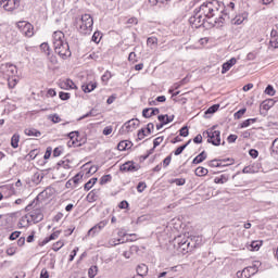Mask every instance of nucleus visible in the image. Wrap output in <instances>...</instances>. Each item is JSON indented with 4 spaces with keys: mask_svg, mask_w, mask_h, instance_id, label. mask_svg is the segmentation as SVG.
<instances>
[{
    "mask_svg": "<svg viewBox=\"0 0 278 278\" xmlns=\"http://www.w3.org/2000/svg\"><path fill=\"white\" fill-rule=\"evenodd\" d=\"M215 16H218V2L216 0L206 1L194 10V15L189 18V23L194 27H201L205 23H208V27H223L227 14Z\"/></svg>",
    "mask_w": 278,
    "mask_h": 278,
    "instance_id": "f257e3e1",
    "label": "nucleus"
},
{
    "mask_svg": "<svg viewBox=\"0 0 278 278\" xmlns=\"http://www.w3.org/2000/svg\"><path fill=\"white\" fill-rule=\"evenodd\" d=\"M75 25L77 31L83 36H88L92 34V25H94V20L91 14H84L75 20Z\"/></svg>",
    "mask_w": 278,
    "mask_h": 278,
    "instance_id": "f03ea898",
    "label": "nucleus"
},
{
    "mask_svg": "<svg viewBox=\"0 0 278 278\" xmlns=\"http://www.w3.org/2000/svg\"><path fill=\"white\" fill-rule=\"evenodd\" d=\"M197 242H199V237H194L193 239H186V237H177L175 239L174 247H176L178 253H190L193 249H197Z\"/></svg>",
    "mask_w": 278,
    "mask_h": 278,
    "instance_id": "7ed1b4c3",
    "label": "nucleus"
},
{
    "mask_svg": "<svg viewBox=\"0 0 278 278\" xmlns=\"http://www.w3.org/2000/svg\"><path fill=\"white\" fill-rule=\"evenodd\" d=\"M25 211L30 212L28 216L31 223H35V224L40 223L45 218V215L42 214V210H40V205H38V200H34L30 204H28L25 207Z\"/></svg>",
    "mask_w": 278,
    "mask_h": 278,
    "instance_id": "20e7f679",
    "label": "nucleus"
},
{
    "mask_svg": "<svg viewBox=\"0 0 278 278\" xmlns=\"http://www.w3.org/2000/svg\"><path fill=\"white\" fill-rule=\"evenodd\" d=\"M216 126H213L211 129L203 132V136L207 135V142L214 147H220V131L215 130Z\"/></svg>",
    "mask_w": 278,
    "mask_h": 278,
    "instance_id": "39448f33",
    "label": "nucleus"
},
{
    "mask_svg": "<svg viewBox=\"0 0 278 278\" xmlns=\"http://www.w3.org/2000/svg\"><path fill=\"white\" fill-rule=\"evenodd\" d=\"M0 73L4 75V77H16V73H18L16 65L12 63H3L0 65Z\"/></svg>",
    "mask_w": 278,
    "mask_h": 278,
    "instance_id": "423d86ee",
    "label": "nucleus"
},
{
    "mask_svg": "<svg viewBox=\"0 0 278 278\" xmlns=\"http://www.w3.org/2000/svg\"><path fill=\"white\" fill-rule=\"evenodd\" d=\"M17 28L26 37L31 38L34 36V25L31 23L27 22H17Z\"/></svg>",
    "mask_w": 278,
    "mask_h": 278,
    "instance_id": "0eeeda50",
    "label": "nucleus"
},
{
    "mask_svg": "<svg viewBox=\"0 0 278 278\" xmlns=\"http://www.w3.org/2000/svg\"><path fill=\"white\" fill-rule=\"evenodd\" d=\"M54 51L60 58H71V47L68 42L64 41L60 46H54Z\"/></svg>",
    "mask_w": 278,
    "mask_h": 278,
    "instance_id": "6e6552de",
    "label": "nucleus"
},
{
    "mask_svg": "<svg viewBox=\"0 0 278 278\" xmlns=\"http://www.w3.org/2000/svg\"><path fill=\"white\" fill-rule=\"evenodd\" d=\"M21 5V0H0V8L7 12H12Z\"/></svg>",
    "mask_w": 278,
    "mask_h": 278,
    "instance_id": "1a4fd4ad",
    "label": "nucleus"
},
{
    "mask_svg": "<svg viewBox=\"0 0 278 278\" xmlns=\"http://www.w3.org/2000/svg\"><path fill=\"white\" fill-rule=\"evenodd\" d=\"M257 273V264L245 267L242 271H237L238 278H251Z\"/></svg>",
    "mask_w": 278,
    "mask_h": 278,
    "instance_id": "9d476101",
    "label": "nucleus"
},
{
    "mask_svg": "<svg viewBox=\"0 0 278 278\" xmlns=\"http://www.w3.org/2000/svg\"><path fill=\"white\" fill-rule=\"evenodd\" d=\"M67 136L70 138V140L67 141V147L70 148L81 147V141H79V131L77 130L72 131Z\"/></svg>",
    "mask_w": 278,
    "mask_h": 278,
    "instance_id": "9b49d317",
    "label": "nucleus"
},
{
    "mask_svg": "<svg viewBox=\"0 0 278 278\" xmlns=\"http://www.w3.org/2000/svg\"><path fill=\"white\" fill-rule=\"evenodd\" d=\"M53 47H60L62 43L66 42V38L62 30H56L52 35Z\"/></svg>",
    "mask_w": 278,
    "mask_h": 278,
    "instance_id": "f8f14e48",
    "label": "nucleus"
},
{
    "mask_svg": "<svg viewBox=\"0 0 278 278\" xmlns=\"http://www.w3.org/2000/svg\"><path fill=\"white\" fill-rule=\"evenodd\" d=\"M139 169H140V166L134 165V162L131 161L124 163L119 167V170H122V173H136Z\"/></svg>",
    "mask_w": 278,
    "mask_h": 278,
    "instance_id": "ddd939ff",
    "label": "nucleus"
},
{
    "mask_svg": "<svg viewBox=\"0 0 278 278\" xmlns=\"http://www.w3.org/2000/svg\"><path fill=\"white\" fill-rule=\"evenodd\" d=\"M237 62H238V60L236 58H231L230 60L225 62L222 65V75H225L227 72H229L231 70L232 66H236Z\"/></svg>",
    "mask_w": 278,
    "mask_h": 278,
    "instance_id": "4468645a",
    "label": "nucleus"
},
{
    "mask_svg": "<svg viewBox=\"0 0 278 278\" xmlns=\"http://www.w3.org/2000/svg\"><path fill=\"white\" fill-rule=\"evenodd\" d=\"M108 225L105 222H100L96 226H93L91 229L88 230V236H97V233H100L101 230Z\"/></svg>",
    "mask_w": 278,
    "mask_h": 278,
    "instance_id": "2eb2a0df",
    "label": "nucleus"
},
{
    "mask_svg": "<svg viewBox=\"0 0 278 278\" xmlns=\"http://www.w3.org/2000/svg\"><path fill=\"white\" fill-rule=\"evenodd\" d=\"M157 114H160V109L157 108L143 109L142 111L143 118H151V116H157Z\"/></svg>",
    "mask_w": 278,
    "mask_h": 278,
    "instance_id": "dca6fc26",
    "label": "nucleus"
},
{
    "mask_svg": "<svg viewBox=\"0 0 278 278\" xmlns=\"http://www.w3.org/2000/svg\"><path fill=\"white\" fill-rule=\"evenodd\" d=\"M140 125V121L138 118L130 119L124 124V127L127 131H131L132 129H136Z\"/></svg>",
    "mask_w": 278,
    "mask_h": 278,
    "instance_id": "f3484780",
    "label": "nucleus"
},
{
    "mask_svg": "<svg viewBox=\"0 0 278 278\" xmlns=\"http://www.w3.org/2000/svg\"><path fill=\"white\" fill-rule=\"evenodd\" d=\"M149 273V267L144 264H140L137 266V275L138 277H147Z\"/></svg>",
    "mask_w": 278,
    "mask_h": 278,
    "instance_id": "a211bd4d",
    "label": "nucleus"
},
{
    "mask_svg": "<svg viewBox=\"0 0 278 278\" xmlns=\"http://www.w3.org/2000/svg\"><path fill=\"white\" fill-rule=\"evenodd\" d=\"M30 224H31V218L29 217V215H25L21 217L18 222V227L23 229L24 227H29Z\"/></svg>",
    "mask_w": 278,
    "mask_h": 278,
    "instance_id": "6ab92c4d",
    "label": "nucleus"
},
{
    "mask_svg": "<svg viewBox=\"0 0 278 278\" xmlns=\"http://www.w3.org/2000/svg\"><path fill=\"white\" fill-rule=\"evenodd\" d=\"M131 147H134V143H131V141H129V140L121 141L117 144L118 151H127V149H131Z\"/></svg>",
    "mask_w": 278,
    "mask_h": 278,
    "instance_id": "aec40b11",
    "label": "nucleus"
},
{
    "mask_svg": "<svg viewBox=\"0 0 278 278\" xmlns=\"http://www.w3.org/2000/svg\"><path fill=\"white\" fill-rule=\"evenodd\" d=\"M275 100L273 99H267V100H264L262 103H261V108L263 110H265V112H268V110H270V108H274L275 106Z\"/></svg>",
    "mask_w": 278,
    "mask_h": 278,
    "instance_id": "412c9836",
    "label": "nucleus"
},
{
    "mask_svg": "<svg viewBox=\"0 0 278 278\" xmlns=\"http://www.w3.org/2000/svg\"><path fill=\"white\" fill-rule=\"evenodd\" d=\"M61 88H64L65 90H74L75 88H77V86H75V83H73V80L66 79L65 81L61 83Z\"/></svg>",
    "mask_w": 278,
    "mask_h": 278,
    "instance_id": "4be33fe9",
    "label": "nucleus"
},
{
    "mask_svg": "<svg viewBox=\"0 0 278 278\" xmlns=\"http://www.w3.org/2000/svg\"><path fill=\"white\" fill-rule=\"evenodd\" d=\"M24 134L26 136H34L35 138H40V136H42V134L40 132V130H37L35 128H26L24 130Z\"/></svg>",
    "mask_w": 278,
    "mask_h": 278,
    "instance_id": "5701e85b",
    "label": "nucleus"
},
{
    "mask_svg": "<svg viewBox=\"0 0 278 278\" xmlns=\"http://www.w3.org/2000/svg\"><path fill=\"white\" fill-rule=\"evenodd\" d=\"M207 160V154L205 151H202L198 156H195L192 161V164H201L202 162H205Z\"/></svg>",
    "mask_w": 278,
    "mask_h": 278,
    "instance_id": "b1692460",
    "label": "nucleus"
},
{
    "mask_svg": "<svg viewBox=\"0 0 278 278\" xmlns=\"http://www.w3.org/2000/svg\"><path fill=\"white\" fill-rule=\"evenodd\" d=\"M97 88V83L90 81L89 84H85L81 86V90L86 93L92 92Z\"/></svg>",
    "mask_w": 278,
    "mask_h": 278,
    "instance_id": "393cba45",
    "label": "nucleus"
},
{
    "mask_svg": "<svg viewBox=\"0 0 278 278\" xmlns=\"http://www.w3.org/2000/svg\"><path fill=\"white\" fill-rule=\"evenodd\" d=\"M18 142H21V135L14 134L11 138V147L13 149H18Z\"/></svg>",
    "mask_w": 278,
    "mask_h": 278,
    "instance_id": "a878e982",
    "label": "nucleus"
},
{
    "mask_svg": "<svg viewBox=\"0 0 278 278\" xmlns=\"http://www.w3.org/2000/svg\"><path fill=\"white\" fill-rule=\"evenodd\" d=\"M99 274V266L93 265L88 269V277L89 278H94L96 275Z\"/></svg>",
    "mask_w": 278,
    "mask_h": 278,
    "instance_id": "bb28decb",
    "label": "nucleus"
},
{
    "mask_svg": "<svg viewBox=\"0 0 278 278\" xmlns=\"http://www.w3.org/2000/svg\"><path fill=\"white\" fill-rule=\"evenodd\" d=\"M168 184H175L176 186H186V178L169 179Z\"/></svg>",
    "mask_w": 278,
    "mask_h": 278,
    "instance_id": "cd10ccee",
    "label": "nucleus"
},
{
    "mask_svg": "<svg viewBox=\"0 0 278 278\" xmlns=\"http://www.w3.org/2000/svg\"><path fill=\"white\" fill-rule=\"evenodd\" d=\"M56 238H60V230L54 231L49 236V238H46L43 240V244H47L48 242H51V240H56Z\"/></svg>",
    "mask_w": 278,
    "mask_h": 278,
    "instance_id": "c85d7f7f",
    "label": "nucleus"
},
{
    "mask_svg": "<svg viewBox=\"0 0 278 278\" xmlns=\"http://www.w3.org/2000/svg\"><path fill=\"white\" fill-rule=\"evenodd\" d=\"M147 45L150 49H155V47H157V39L155 37H149L147 39Z\"/></svg>",
    "mask_w": 278,
    "mask_h": 278,
    "instance_id": "c756f323",
    "label": "nucleus"
},
{
    "mask_svg": "<svg viewBox=\"0 0 278 278\" xmlns=\"http://www.w3.org/2000/svg\"><path fill=\"white\" fill-rule=\"evenodd\" d=\"M208 173H210V170H207V168H205V167H198L195 169V175L198 177H205V175H207Z\"/></svg>",
    "mask_w": 278,
    "mask_h": 278,
    "instance_id": "7c9ffc66",
    "label": "nucleus"
},
{
    "mask_svg": "<svg viewBox=\"0 0 278 278\" xmlns=\"http://www.w3.org/2000/svg\"><path fill=\"white\" fill-rule=\"evenodd\" d=\"M227 181H229V177H227L226 175H220L214 178L215 184H227Z\"/></svg>",
    "mask_w": 278,
    "mask_h": 278,
    "instance_id": "2f4dec72",
    "label": "nucleus"
},
{
    "mask_svg": "<svg viewBox=\"0 0 278 278\" xmlns=\"http://www.w3.org/2000/svg\"><path fill=\"white\" fill-rule=\"evenodd\" d=\"M97 198H98V195H97V191H96V190H92V191H90V192L87 194V201H88L89 203H94V201H97Z\"/></svg>",
    "mask_w": 278,
    "mask_h": 278,
    "instance_id": "473e14b6",
    "label": "nucleus"
},
{
    "mask_svg": "<svg viewBox=\"0 0 278 278\" xmlns=\"http://www.w3.org/2000/svg\"><path fill=\"white\" fill-rule=\"evenodd\" d=\"M219 108H220V104H214L205 111V114H216V112H218Z\"/></svg>",
    "mask_w": 278,
    "mask_h": 278,
    "instance_id": "72a5a7b5",
    "label": "nucleus"
},
{
    "mask_svg": "<svg viewBox=\"0 0 278 278\" xmlns=\"http://www.w3.org/2000/svg\"><path fill=\"white\" fill-rule=\"evenodd\" d=\"M31 181H33V184H36V186H38V184H40V181H42V175L40 173H35L33 175Z\"/></svg>",
    "mask_w": 278,
    "mask_h": 278,
    "instance_id": "f704fd0d",
    "label": "nucleus"
},
{
    "mask_svg": "<svg viewBox=\"0 0 278 278\" xmlns=\"http://www.w3.org/2000/svg\"><path fill=\"white\" fill-rule=\"evenodd\" d=\"M101 33L100 31H96L93 35H92V42H96V45H99V42H101Z\"/></svg>",
    "mask_w": 278,
    "mask_h": 278,
    "instance_id": "c9c22d12",
    "label": "nucleus"
},
{
    "mask_svg": "<svg viewBox=\"0 0 278 278\" xmlns=\"http://www.w3.org/2000/svg\"><path fill=\"white\" fill-rule=\"evenodd\" d=\"M250 247L251 251H260V248L262 247V241H252Z\"/></svg>",
    "mask_w": 278,
    "mask_h": 278,
    "instance_id": "e433bc0d",
    "label": "nucleus"
},
{
    "mask_svg": "<svg viewBox=\"0 0 278 278\" xmlns=\"http://www.w3.org/2000/svg\"><path fill=\"white\" fill-rule=\"evenodd\" d=\"M109 181H112V175H104L100 179L101 186H105V184H109Z\"/></svg>",
    "mask_w": 278,
    "mask_h": 278,
    "instance_id": "4c0bfd02",
    "label": "nucleus"
},
{
    "mask_svg": "<svg viewBox=\"0 0 278 278\" xmlns=\"http://www.w3.org/2000/svg\"><path fill=\"white\" fill-rule=\"evenodd\" d=\"M244 114H247V109H240L239 111H237L235 113V118L237 121H240V118H242V116H244Z\"/></svg>",
    "mask_w": 278,
    "mask_h": 278,
    "instance_id": "58836bf2",
    "label": "nucleus"
},
{
    "mask_svg": "<svg viewBox=\"0 0 278 278\" xmlns=\"http://www.w3.org/2000/svg\"><path fill=\"white\" fill-rule=\"evenodd\" d=\"M162 142H164L163 136L155 138L153 141V144H154V147L152 148L153 151H155V148L160 147L162 144Z\"/></svg>",
    "mask_w": 278,
    "mask_h": 278,
    "instance_id": "ea45409f",
    "label": "nucleus"
},
{
    "mask_svg": "<svg viewBox=\"0 0 278 278\" xmlns=\"http://www.w3.org/2000/svg\"><path fill=\"white\" fill-rule=\"evenodd\" d=\"M208 166H211V168H219V166H223V163L218 160H212L210 161Z\"/></svg>",
    "mask_w": 278,
    "mask_h": 278,
    "instance_id": "a19ab883",
    "label": "nucleus"
},
{
    "mask_svg": "<svg viewBox=\"0 0 278 278\" xmlns=\"http://www.w3.org/2000/svg\"><path fill=\"white\" fill-rule=\"evenodd\" d=\"M97 178H91L87 184H85V190H90L94 184H97Z\"/></svg>",
    "mask_w": 278,
    "mask_h": 278,
    "instance_id": "79ce46f5",
    "label": "nucleus"
},
{
    "mask_svg": "<svg viewBox=\"0 0 278 278\" xmlns=\"http://www.w3.org/2000/svg\"><path fill=\"white\" fill-rule=\"evenodd\" d=\"M265 94L269 97H275V88L271 85H268L265 89Z\"/></svg>",
    "mask_w": 278,
    "mask_h": 278,
    "instance_id": "37998d69",
    "label": "nucleus"
},
{
    "mask_svg": "<svg viewBox=\"0 0 278 278\" xmlns=\"http://www.w3.org/2000/svg\"><path fill=\"white\" fill-rule=\"evenodd\" d=\"M59 97L61 101H68V99H71V93L61 91Z\"/></svg>",
    "mask_w": 278,
    "mask_h": 278,
    "instance_id": "c03bdc74",
    "label": "nucleus"
},
{
    "mask_svg": "<svg viewBox=\"0 0 278 278\" xmlns=\"http://www.w3.org/2000/svg\"><path fill=\"white\" fill-rule=\"evenodd\" d=\"M187 147H188V144H182V146L178 147L175 150L174 155H181V153H184V151H186Z\"/></svg>",
    "mask_w": 278,
    "mask_h": 278,
    "instance_id": "a18cd8bd",
    "label": "nucleus"
},
{
    "mask_svg": "<svg viewBox=\"0 0 278 278\" xmlns=\"http://www.w3.org/2000/svg\"><path fill=\"white\" fill-rule=\"evenodd\" d=\"M233 25H242V23H244V16H236L232 20Z\"/></svg>",
    "mask_w": 278,
    "mask_h": 278,
    "instance_id": "49530a36",
    "label": "nucleus"
},
{
    "mask_svg": "<svg viewBox=\"0 0 278 278\" xmlns=\"http://www.w3.org/2000/svg\"><path fill=\"white\" fill-rule=\"evenodd\" d=\"M172 160H173V156L170 154L168 156H166L163 160V167L166 168V167L170 166Z\"/></svg>",
    "mask_w": 278,
    "mask_h": 278,
    "instance_id": "de8ad7c7",
    "label": "nucleus"
},
{
    "mask_svg": "<svg viewBox=\"0 0 278 278\" xmlns=\"http://www.w3.org/2000/svg\"><path fill=\"white\" fill-rule=\"evenodd\" d=\"M62 247H64V241H58L56 243L53 244L52 249L53 251L58 252L60 251V249H62Z\"/></svg>",
    "mask_w": 278,
    "mask_h": 278,
    "instance_id": "09e8293b",
    "label": "nucleus"
},
{
    "mask_svg": "<svg viewBox=\"0 0 278 278\" xmlns=\"http://www.w3.org/2000/svg\"><path fill=\"white\" fill-rule=\"evenodd\" d=\"M38 153H40V151H39L38 149L31 150V151L28 153L29 160H34L35 157H38Z\"/></svg>",
    "mask_w": 278,
    "mask_h": 278,
    "instance_id": "8fccbe9b",
    "label": "nucleus"
},
{
    "mask_svg": "<svg viewBox=\"0 0 278 278\" xmlns=\"http://www.w3.org/2000/svg\"><path fill=\"white\" fill-rule=\"evenodd\" d=\"M180 136H182V138H188L189 131H188V126H184L180 130H179Z\"/></svg>",
    "mask_w": 278,
    "mask_h": 278,
    "instance_id": "3c124183",
    "label": "nucleus"
},
{
    "mask_svg": "<svg viewBox=\"0 0 278 278\" xmlns=\"http://www.w3.org/2000/svg\"><path fill=\"white\" fill-rule=\"evenodd\" d=\"M9 88H15L16 86V78L15 77H9L8 78Z\"/></svg>",
    "mask_w": 278,
    "mask_h": 278,
    "instance_id": "603ef678",
    "label": "nucleus"
},
{
    "mask_svg": "<svg viewBox=\"0 0 278 278\" xmlns=\"http://www.w3.org/2000/svg\"><path fill=\"white\" fill-rule=\"evenodd\" d=\"M270 47H273L274 49H278V37H274L270 39L269 41Z\"/></svg>",
    "mask_w": 278,
    "mask_h": 278,
    "instance_id": "864d4df0",
    "label": "nucleus"
},
{
    "mask_svg": "<svg viewBox=\"0 0 278 278\" xmlns=\"http://www.w3.org/2000/svg\"><path fill=\"white\" fill-rule=\"evenodd\" d=\"M147 189V184L146 182H139L137 186V191L138 192H144V190Z\"/></svg>",
    "mask_w": 278,
    "mask_h": 278,
    "instance_id": "5fc2aeb1",
    "label": "nucleus"
},
{
    "mask_svg": "<svg viewBox=\"0 0 278 278\" xmlns=\"http://www.w3.org/2000/svg\"><path fill=\"white\" fill-rule=\"evenodd\" d=\"M166 116H167V114H165V115H159V116H157V119L160 121V123H161L162 125H168V122H167V119H166Z\"/></svg>",
    "mask_w": 278,
    "mask_h": 278,
    "instance_id": "6e6d98bb",
    "label": "nucleus"
},
{
    "mask_svg": "<svg viewBox=\"0 0 278 278\" xmlns=\"http://www.w3.org/2000/svg\"><path fill=\"white\" fill-rule=\"evenodd\" d=\"M249 155L253 157V160L257 159V156L260 155V152L255 149H251L249 151Z\"/></svg>",
    "mask_w": 278,
    "mask_h": 278,
    "instance_id": "4d7b16f0",
    "label": "nucleus"
},
{
    "mask_svg": "<svg viewBox=\"0 0 278 278\" xmlns=\"http://www.w3.org/2000/svg\"><path fill=\"white\" fill-rule=\"evenodd\" d=\"M110 79H112V73L106 71L102 76V81H110Z\"/></svg>",
    "mask_w": 278,
    "mask_h": 278,
    "instance_id": "13d9d810",
    "label": "nucleus"
},
{
    "mask_svg": "<svg viewBox=\"0 0 278 278\" xmlns=\"http://www.w3.org/2000/svg\"><path fill=\"white\" fill-rule=\"evenodd\" d=\"M138 140H143V138L147 137V134H146V130L144 128H141L139 131H138Z\"/></svg>",
    "mask_w": 278,
    "mask_h": 278,
    "instance_id": "bf43d9fd",
    "label": "nucleus"
},
{
    "mask_svg": "<svg viewBox=\"0 0 278 278\" xmlns=\"http://www.w3.org/2000/svg\"><path fill=\"white\" fill-rule=\"evenodd\" d=\"M250 126H251V119H250V118L243 121V122L240 124V128H241V129H244V128L250 127Z\"/></svg>",
    "mask_w": 278,
    "mask_h": 278,
    "instance_id": "052dcab7",
    "label": "nucleus"
},
{
    "mask_svg": "<svg viewBox=\"0 0 278 278\" xmlns=\"http://www.w3.org/2000/svg\"><path fill=\"white\" fill-rule=\"evenodd\" d=\"M81 175L77 174L73 177L72 182H74V186H77V184H79V180L81 179Z\"/></svg>",
    "mask_w": 278,
    "mask_h": 278,
    "instance_id": "680f3d73",
    "label": "nucleus"
},
{
    "mask_svg": "<svg viewBox=\"0 0 278 278\" xmlns=\"http://www.w3.org/2000/svg\"><path fill=\"white\" fill-rule=\"evenodd\" d=\"M62 151H63L62 148H55V149L53 150V156H54V157H60V155H62Z\"/></svg>",
    "mask_w": 278,
    "mask_h": 278,
    "instance_id": "e2e57ef3",
    "label": "nucleus"
},
{
    "mask_svg": "<svg viewBox=\"0 0 278 278\" xmlns=\"http://www.w3.org/2000/svg\"><path fill=\"white\" fill-rule=\"evenodd\" d=\"M40 49H41V51L47 53V55H49V43H41Z\"/></svg>",
    "mask_w": 278,
    "mask_h": 278,
    "instance_id": "0e129e2a",
    "label": "nucleus"
},
{
    "mask_svg": "<svg viewBox=\"0 0 278 278\" xmlns=\"http://www.w3.org/2000/svg\"><path fill=\"white\" fill-rule=\"evenodd\" d=\"M51 121L52 123H62V118L58 114L52 115Z\"/></svg>",
    "mask_w": 278,
    "mask_h": 278,
    "instance_id": "69168bd1",
    "label": "nucleus"
},
{
    "mask_svg": "<svg viewBox=\"0 0 278 278\" xmlns=\"http://www.w3.org/2000/svg\"><path fill=\"white\" fill-rule=\"evenodd\" d=\"M21 236V231H14L10 235L9 239L10 240H16Z\"/></svg>",
    "mask_w": 278,
    "mask_h": 278,
    "instance_id": "338daca9",
    "label": "nucleus"
},
{
    "mask_svg": "<svg viewBox=\"0 0 278 278\" xmlns=\"http://www.w3.org/2000/svg\"><path fill=\"white\" fill-rule=\"evenodd\" d=\"M228 142H236V140H238V137L236 135H229L227 138Z\"/></svg>",
    "mask_w": 278,
    "mask_h": 278,
    "instance_id": "774afa93",
    "label": "nucleus"
}]
</instances>
